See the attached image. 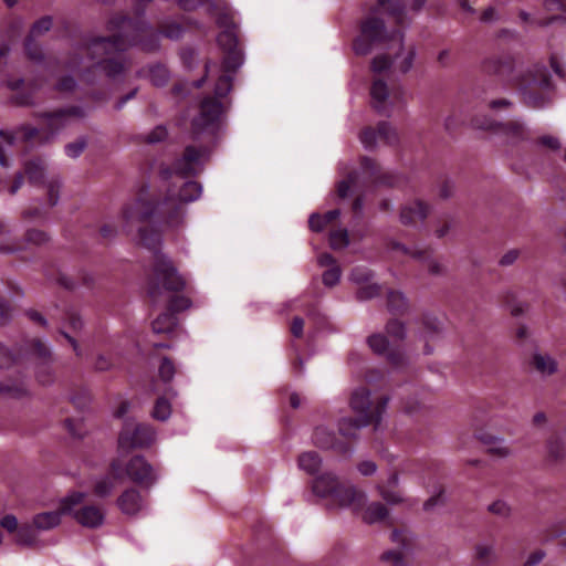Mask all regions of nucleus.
<instances>
[{
    "label": "nucleus",
    "instance_id": "obj_13",
    "mask_svg": "<svg viewBox=\"0 0 566 566\" xmlns=\"http://www.w3.org/2000/svg\"><path fill=\"white\" fill-rule=\"evenodd\" d=\"M157 433L147 423L125 422L118 437V453L124 454L132 449L149 448L156 442Z\"/></svg>",
    "mask_w": 566,
    "mask_h": 566
},
{
    "label": "nucleus",
    "instance_id": "obj_26",
    "mask_svg": "<svg viewBox=\"0 0 566 566\" xmlns=\"http://www.w3.org/2000/svg\"><path fill=\"white\" fill-rule=\"evenodd\" d=\"M322 464V459L315 451L303 452L298 457V468L308 474H315Z\"/></svg>",
    "mask_w": 566,
    "mask_h": 566
},
{
    "label": "nucleus",
    "instance_id": "obj_53",
    "mask_svg": "<svg viewBox=\"0 0 566 566\" xmlns=\"http://www.w3.org/2000/svg\"><path fill=\"white\" fill-rule=\"evenodd\" d=\"M167 136V129L164 126L156 127L153 132L147 135V142L155 144L164 140Z\"/></svg>",
    "mask_w": 566,
    "mask_h": 566
},
{
    "label": "nucleus",
    "instance_id": "obj_12",
    "mask_svg": "<svg viewBox=\"0 0 566 566\" xmlns=\"http://www.w3.org/2000/svg\"><path fill=\"white\" fill-rule=\"evenodd\" d=\"M123 455L118 457L111 463V470L115 478L124 476L138 484H149L155 480L153 467L142 455H134L127 462H124Z\"/></svg>",
    "mask_w": 566,
    "mask_h": 566
},
{
    "label": "nucleus",
    "instance_id": "obj_9",
    "mask_svg": "<svg viewBox=\"0 0 566 566\" xmlns=\"http://www.w3.org/2000/svg\"><path fill=\"white\" fill-rule=\"evenodd\" d=\"M86 493L74 491L63 497V511L80 525L87 528L101 527L105 522V510L96 504H83Z\"/></svg>",
    "mask_w": 566,
    "mask_h": 566
},
{
    "label": "nucleus",
    "instance_id": "obj_54",
    "mask_svg": "<svg viewBox=\"0 0 566 566\" xmlns=\"http://www.w3.org/2000/svg\"><path fill=\"white\" fill-rule=\"evenodd\" d=\"M377 294H378V286L376 284H368V285L361 286L357 292V296L360 300H368V298L374 297Z\"/></svg>",
    "mask_w": 566,
    "mask_h": 566
},
{
    "label": "nucleus",
    "instance_id": "obj_38",
    "mask_svg": "<svg viewBox=\"0 0 566 566\" xmlns=\"http://www.w3.org/2000/svg\"><path fill=\"white\" fill-rule=\"evenodd\" d=\"M386 332L394 339H403L406 337V327L397 319L387 323Z\"/></svg>",
    "mask_w": 566,
    "mask_h": 566
},
{
    "label": "nucleus",
    "instance_id": "obj_36",
    "mask_svg": "<svg viewBox=\"0 0 566 566\" xmlns=\"http://www.w3.org/2000/svg\"><path fill=\"white\" fill-rule=\"evenodd\" d=\"M348 234L345 229L331 231L329 244L333 249H343L348 245Z\"/></svg>",
    "mask_w": 566,
    "mask_h": 566
},
{
    "label": "nucleus",
    "instance_id": "obj_33",
    "mask_svg": "<svg viewBox=\"0 0 566 566\" xmlns=\"http://www.w3.org/2000/svg\"><path fill=\"white\" fill-rule=\"evenodd\" d=\"M386 377V373L379 367H367L364 373L365 384L367 386L381 385Z\"/></svg>",
    "mask_w": 566,
    "mask_h": 566
},
{
    "label": "nucleus",
    "instance_id": "obj_62",
    "mask_svg": "<svg viewBox=\"0 0 566 566\" xmlns=\"http://www.w3.org/2000/svg\"><path fill=\"white\" fill-rule=\"evenodd\" d=\"M442 496L443 491L441 490L437 495H433L430 499H428L423 504L424 511H430L433 506L439 504L442 501Z\"/></svg>",
    "mask_w": 566,
    "mask_h": 566
},
{
    "label": "nucleus",
    "instance_id": "obj_44",
    "mask_svg": "<svg viewBox=\"0 0 566 566\" xmlns=\"http://www.w3.org/2000/svg\"><path fill=\"white\" fill-rule=\"evenodd\" d=\"M86 147V143L84 139H78L74 143H70L65 146V153L69 157L71 158H76L78 157L83 150L85 149Z\"/></svg>",
    "mask_w": 566,
    "mask_h": 566
},
{
    "label": "nucleus",
    "instance_id": "obj_27",
    "mask_svg": "<svg viewBox=\"0 0 566 566\" xmlns=\"http://www.w3.org/2000/svg\"><path fill=\"white\" fill-rule=\"evenodd\" d=\"M387 516V507L379 502H374L366 507L363 515V520L368 524H373L376 522L384 521Z\"/></svg>",
    "mask_w": 566,
    "mask_h": 566
},
{
    "label": "nucleus",
    "instance_id": "obj_51",
    "mask_svg": "<svg viewBox=\"0 0 566 566\" xmlns=\"http://www.w3.org/2000/svg\"><path fill=\"white\" fill-rule=\"evenodd\" d=\"M27 240L32 244L40 245L48 241V235L41 230H30L27 233Z\"/></svg>",
    "mask_w": 566,
    "mask_h": 566
},
{
    "label": "nucleus",
    "instance_id": "obj_3",
    "mask_svg": "<svg viewBox=\"0 0 566 566\" xmlns=\"http://www.w3.org/2000/svg\"><path fill=\"white\" fill-rule=\"evenodd\" d=\"M157 212L166 217L165 221L149 223L138 228L133 240L149 250H157L161 243L164 233L175 224L177 214V195L175 189H169L168 195L160 199L156 207L146 199L137 198L122 209L123 229L130 234L135 223L148 221Z\"/></svg>",
    "mask_w": 566,
    "mask_h": 566
},
{
    "label": "nucleus",
    "instance_id": "obj_61",
    "mask_svg": "<svg viewBox=\"0 0 566 566\" xmlns=\"http://www.w3.org/2000/svg\"><path fill=\"white\" fill-rule=\"evenodd\" d=\"M518 258V251L517 250H511L506 252L500 260V263L502 265H510L513 264Z\"/></svg>",
    "mask_w": 566,
    "mask_h": 566
},
{
    "label": "nucleus",
    "instance_id": "obj_30",
    "mask_svg": "<svg viewBox=\"0 0 566 566\" xmlns=\"http://www.w3.org/2000/svg\"><path fill=\"white\" fill-rule=\"evenodd\" d=\"M547 452L548 457L554 461H558L564 458L565 446L559 436L553 434L549 437L547 440Z\"/></svg>",
    "mask_w": 566,
    "mask_h": 566
},
{
    "label": "nucleus",
    "instance_id": "obj_35",
    "mask_svg": "<svg viewBox=\"0 0 566 566\" xmlns=\"http://www.w3.org/2000/svg\"><path fill=\"white\" fill-rule=\"evenodd\" d=\"M171 415V406L170 403L164 399L159 398L154 407L153 417L157 420L164 421L167 420Z\"/></svg>",
    "mask_w": 566,
    "mask_h": 566
},
{
    "label": "nucleus",
    "instance_id": "obj_43",
    "mask_svg": "<svg viewBox=\"0 0 566 566\" xmlns=\"http://www.w3.org/2000/svg\"><path fill=\"white\" fill-rule=\"evenodd\" d=\"M381 559L384 562L392 564V566H403L405 564L403 555L401 554V552L394 549L384 552L381 555Z\"/></svg>",
    "mask_w": 566,
    "mask_h": 566
},
{
    "label": "nucleus",
    "instance_id": "obj_45",
    "mask_svg": "<svg viewBox=\"0 0 566 566\" xmlns=\"http://www.w3.org/2000/svg\"><path fill=\"white\" fill-rule=\"evenodd\" d=\"M25 172L32 181H38L43 177V167L39 161L29 163Z\"/></svg>",
    "mask_w": 566,
    "mask_h": 566
},
{
    "label": "nucleus",
    "instance_id": "obj_42",
    "mask_svg": "<svg viewBox=\"0 0 566 566\" xmlns=\"http://www.w3.org/2000/svg\"><path fill=\"white\" fill-rule=\"evenodd\" d=\"M69 115H70L69 112H59V113H54V114H48V115H45V117H46L49 126L52 129H54V128H59L60 126L65 125Z\"/></svg>",
    "mask_w": 566,
    "mask_h": 566
},
{
    "label": "nucleus",
    "instance_id": "obj_41",
    "mask_svg": "<svg viewBox=\"0 0 566 566\" xmlns=\"http://www.w3.org/2000/svg\"><path fill=\"white\" fill-rule=\"evenodd\" d=\"M159 376L164 381H169L175 376V365L171 360L164 358L159 366Z\"/></svg>",
    "mask_w": 566,
    "mask_h": 566
},
{
    "label": "nucleus",
    "instance_id": "obj_49",
    "mask_svg": "<svg viewBox=\"0 0 566 566\" xmlns=\"http://www.w3.org/2000/svg\"><path fill=\"white\" fill-rule=\"evenodd\" d=\"M357 176L356 174L350 175L347 179L342 180L337 186V193L340 198L347 197L349 189L353 185L356 184Z\"/></svg>",
    "mask_w": 566,
    "mask_h": 566
},
{
    "label": "nucleus",
    "instance_id": "obj_64",
    "mask_svg": "<svg viewBox=\"0 0 566 566\" xmlns=\"http://www.w3.org/2000/svg\"><path fill=\"white\" fill-rule=\"evenodd\" d=\"M544 558V552L543 551H536L532 553L527 560L525 562L524 566H535Z\"/></svg>",
    "mask_w": 566,
    "mask_h": 566
},
{
    "label": "nucleus",
    "instance_id": "obj_46",
    "mask_svg": "<svg viewBox=\"0 0 566 566\" xmlns=\"http://www.w3.org/2000/svg\"><path fill=\"white\" fill-rule=\"evenodd\" d=\"M406 304L405 297L400 292H390L388 294V305L394 311H399L403 308Z\"/></svg>",
    "mask_w": 566,
    "mask_h": 566
},
{
    "label": "nucleus",
    "instance_id": "obj_56",
    "mask_svg": "<svg viewBox=\"0 0 566 566\" xmlns=\"http://www.w3.org/2000/svg\"><path fill=\"white\" fill-rule=\"evenodd\" d=\"M32 350L35 355L40 357H45L50 354V349L46 344L40 339H36L32 344Z\"/></svg>",
    "mask_w": 566,
    "mask_h": 566
},
{
    "label": "nucleus",
    "instance_id": "obj_24",
    "mask_svg": "<svg viewBox=\"0 0 566 566\" xmlns=\"http://www.w3.org/2000/svg\"><path fill=\"white\" fill-rule=\"evenodd\" d=\"M321 266H327L328 269L323 273V282L326 286H334L339 282L340 269L336 264L335 260L331 254L323 253L317 259Z\"/></svg>",
    "mask_w": 566,
    "mask_h": 566
},
{
    "label": "nucleus",
    "instance_id": "obj_11",
    "mask_svg": "<svg viewBox=\"0 0 566 566\" xmlns=\"http://www.w3.org/2000/svg\"><path fill=\"white\" fill-rule=\"evenodd\" d=\"M67 512L63 511V497L55 511L40 512L33 515L30 524L20 526L17 536V544L22 546H34L38 544V534L56 528L62 523V516Z\"/></svg>",
    "mask_w": 566,
    "mask_h": 566
},
{
    "label": "nucleus",
    "instance_id": "obj_32",
    "mask_svg": "<svg viewBox=\"0 0 566 566\" xmlns=\"http://www.w3.org/2000/svg\"><path fill=\"white\" fill-rule=\"evenodd\" d=\"M115 486V483L111 476H101L94 482V493L99 497L109 495Z\"/></svg>",
    "mask_w": 566,
    "mask_h": 566
},
{
    "label": "nucleus",
    "instance_id": "obj_18",
    "mask_svg": "<svg viewBox=\"0 0 566 566\" xmlns=\"http://www.w3.org/2000/svg\"><path fill=\"white\" fill-rule=\"evenodd\" d=\"M120 512L128 516H136L147 510V502L136 489L124 491L117 499Z\"/></svg>",
    "mask_w": 566,
    "mask_h": 566
},
{
    "label": "nucleus",
    "instance_id": "obj_58",
    "mask_svg": "<svg viewBox=\"0 0 566 566\" xmlns=\"http://www.w3.org/2000/svg\"><path fill=\"white\" fill-rule=\"evenodd\" d=\"M304 321L301 317H295L291 325V332L295 337H301L303 335Z\"/></svg>",
    "mask_w": 566,
    "mask_h": 566
},
{
    "label": "nucleus",
    "instance_id": "obj_15",
    "mask_svg": "<svg viewBox=\"0 0 566 566\" xmlns=\"http://www.w3.org/2000/svg\"><path fill=\"white\" fill-rule=\"evenodd\" d=\"M384 39V23L378 19H367L361 25L360 35L354 42L357 54L365 55L370 52L373 45Z\"/></svg>",
    "mask_w": 566,
    "mask_h": 566
},
{
    "label": "nucleus",
    "instance_id": "obj_8",
    "mask_svg": "<svg viewBox=\"0 0 566 566\" xmlns=\"http://www.w3.org/2000/svg\"><path fill=\"white\" fill-rule=\"evenodd\" d=\"M390 52L377 55L371 62L374 73L398 72L406 74L413 65L416 57V49L413 46H405L402 43V34L396 32L391 35Z\"/></svg>",
    "mask_w": 566,
    "mask_h": 566
},
{
    "label": "nucleus",
    "instance_id": "obj_1",
    "mask_svg": "<svg viewBox=\"0 0 566 566\" xmlns=\"http://www.w3.org/2000/svg\"><path fill=\"white\" fill-rule=\"evenodd\" d=\"M217 43L222 53L221 62H209L206 74L195 82L201 86L203 82L213 92V95L202 96L191 116L188 137L191 143L185 146L179 157V175L184 172L197 174L203 170L208 158L209 146L213 144L222 132L229 104L227 95L232 88V80L243 63V56L235 36L226 31L217 36Z\"/></svg>",
    "mask_w": 566,
    "mask_h": 566
},
{
    "label": "nucleus",
    "instance_id": "obj_28",
    "mask_svg": "<svg viewBox=\"0 0 566 566\" xmlns=\"http://www.w3.org/2000/svg\"><path fill=\"white\" fill-rule=\"evenodd\" d=\"M339 210L328 211L324 216L313 213L308 220L310 228L313 231H322L327 224L336 220L339 217Z\"/></svg>",
    "mask_w": 566,
    "mask_h": 566
},
{
    "label": "nucleus",
    "instance_id": "obj_25",
    "mask_svg": "<svg viewBox=\"0 0 566 566\" xmlns=\"http://www.w3.org/2000/svg\"><path fill=\"white\" fill-rule=\"evenodd\" d=\"M397 485L398 474L396 472L390 474L386 483L378 484L379 494L387 503L397 504L402 501L399 491L396 490Z\"/></svg>",
    "mask_w": 566,
    "mask_h": 566
},
{
    "label": "nucleus",
    "instance_id": "obj_52",
    "mask_svg": "<svg viewBox=\"0 0 566 566\" xmlns=\"http://www.w3.org/2000/svg\"><path fill=\"white\" fill-rule=\"evenodd\" d=\"M13 363H15V357L7 347L0 344V368L10 367Z\"/></svg>",
    "mask_w": 566,
    "mask_h": 566
},
{
    "label": "nucleus",
    "instance_id": "obj_34",
    "mask_svg": "<svg viewBox=\"0 0 566 566\" xmlns=\"http://www.w3.org/2000/svg\"><path fill=\"white\" fill-rule=\"evenodd\" d=\"M488 72H492L499 75H505L512 70V61L506 57L504 61L489 60L484 65Z\"/></svg>",
    "mask_w": 566,
    "mask_h": 566
},
{
    "label": "nucleus",
    "instance_id": "obj_16",
    "mask_svg": "<svg viewBox=\"0 0 566 566\" xmlns=\"http://www.w3.org/2000/svg\"><path fill=\"white\" fill-rule=\"evenodd\" d=\"M359 138L366 149H373L379 144H395L398 136L388 123H381L376 129L366 128L363 130Z\"/></svg>",
    "mask_w": 566,
    "mask_h": 566
},
{
    "label": "nucleus",
    "instance_id": "obj_6",
    "mask_svg": "<svg viewBox=\"0 0 566 566\" xmlns=\"http://www.w3.org/2000/svg\"><path fill=\"white\" fill-rule=\"evenodd\" d=\"M417 328L413 335V346L392 347L386 355L388 363L395 369H405L412 365L416 357V344L420 343L421 354L430 355L433 353V343L441 334L440 322L433 316H424L417 321Z\"/></svg>",
    "mask_w": 566,
    "mask_h": 566
},
{
    "label": "nucleus",
    "instance_id": "obj_57",
    "mask_svg": "<svg viewBox=\"0 0 566 566\" xmlns=\"http://www.w3.org/2000/svg\"><path fill=\"white\" fill-rule=\"evenodd\" d=\"M420 408V402L416 397L408 398V400L403 402V410L408 415L417 412Z\"/></svg>",
    "mask_w": 566,
    "mask_h": 566
},
{
    "label": "nucleus",
    "instance_id": "obj_40",
    "mask_svg": "<svg viewBox=\"0 0 566 566\" xmlns=\"http://www.w3.org/2000/svg\"><path fill=\"white\" fill-rule=\"evenodd\" d=\"M52 27V19L50 17H44L38 20L31 29V38L39 36L46 31H49Z\"/></svg>",
    "mask_w": 566,
    "mask_h": 566
},
{
    "label": "nucleus",
    "instance_id": "obj_31",
    "mask_svg": "<svg viewBox=\"0 0 566 566\" xmlns=\"http://www.w3.org/2000/svg\"><path fill=\"white\" fill-rule=\"evenodd\" d=\"M367 342L370 349L377 355L386 357L387 353L391 349L387 337L381 334H374L369 336Z\"/></svg>",
    "mask_w": 566,
    "mask_h": 566
},
{
    "label": "nucleus",
    "instance_id": "obj_22",
    "mask_svg": "<svg viewBox=\"0 0 566 566\" xmlns=\"http://www.w3.org/2000/svg\"><path fill=\"white\" fill-rule=\"evenodd\" d=\"M200 172L189 174L182 171L179 175V202H190L200 197L201 186L193 179Z\"/></svg>",
    "mask_w": 566,
    "mask_h": 566
},
{
    "label": "nucleus",
    "instance_id": "obj_19",
    "mask_svg": "<svg viewBox=\"0 0 566 566\" xmlns=\"http://www.w3.org/2000/svg\"><path fill=\"white\" fill-rule=\"evenodd\" d=\"M391 251L397 255H409L411 258L419 259L426 262L428 270L433 274H439L444 271L443 264H441L438 260L431 258L429 251L427 250L409 249L400 243H394L391 245Z\"/></svg>",
    "mask_w": 566,
    "mask_h": 566
},
{
    "label": "nucleus",
    "instance_id": "obj_10",
    "mask_svg": "<svg viewBox=\"0 0 566 566\" xmlns=\"http://www.w3.org/2000/svg\"><path fill=\"white\" fill-rule=\"evenodd\" d=\"M370 85V103L379 113L389 115L395 109L403 108L407 104L406 92L399 85L389 86L381 73H374Z\"/></svg>",
    "mask_w": 566,
    "mask_h": 566
},
{
    "label": "nucleus",
    "instance_id": "obj_59",
    "mask_svg": "<svg viewBox=\"0 0 566 566\" xmlns=\"http://www.w3.org/2000/svg\"><path fill=\"white\" fill-rule=\"evenodd\" d=\"M132 403L129 401H120L118 407L114 411V416L116 418H123L129 412Z\"/></svg>",
    "mask_w": 566,
    "mask_h": 566
},
{
    "label": "nucleus",
    "instance_id": "obj_50",
    "mask_svg": "<svg viewBox=\"0 0 566 566\" xmlns=\"http://www.w3.org/2000/svg\"><path fill=\"white\" fill-rule=\"evenodd\" d=\"M371 273L365 268H355L350 274V280L355 283H365L369 280Z\"/></svg>",
    "mask_w": 566,
    "mask_h": 566
},
{
    "label": "nucleus",
    "instance_id": "obj_37",
    "mask_svg": "<svg viewBox=\"0 0 566 566\" xmlns=\"http://www.w3.org/2000/svg\"><path fill=\"white\" fill-rule=\"evenodd\" d=\"M494 556V551L492 546L489 545H476L475 547V559L481 565H488L492 562Z\"/></svg>",
    "mask_w": 566,
    "mask_h": 566
},
{
    "label": "nucleus",
    "instance_id": "obj_23",
    "mask_svg": "<svg viewBox=\"0 0 566 566\" xmlns=\"http://www.w3.org/2000/svg\"><path fill=\"white\" fill-rule=\"evenodd\" d=\"M549 85V75L544 66L534 65L532 69L527 71V73L521 80L520 86L523 90H527L530 87H548Z\"/></svg>",
    "mask_w": 566,
    "mask_h": 566
},
{
    "label": "nucleus",
    "instance_id": "obj_7",
    "mask_svg": "<svg viewBox=\"0 0 566 566\" xmlns=\"http://www.w3.org/2000/svg\"><path fill=\"white\" fill-rule=\"evenodd\" d=\"M312 490L316 495L329 497L338 506L350 507L353 511L361 510L366 502L364 492L339 482L332 473L317 476L313 481Z\"/></svg>",
    "mask_w": 566,
    "mask_h": 566
},
{
    "label": "nucleus",
    "instance_id": "obj_4",
    "mask_svg": "<svg viewBox=\"0 0 566 566\" xmlns=\"http://www.w3.org/2000/svg\"><path fill=\"white\" fill-rule=\"evenodd\" d=\"M124 49L123 39L119 36L113 40L95 39L82 49V53L87 56L86 60L78 62L74 59L70 61L67 69L83 73V80L87 82L92 81L90 73L115 78L125 69L119 55Z\"/></svg>",
    "mask_w": 566,
    "mask_h": 566
},
{
    "label": "nucleus",
    "instance_id": "obj_5",
    "mask_svg": "<svg viewBox=\"0 0 566 566\" xmlns=\"http://www.w3.org/2000/svg\"><path fill=\"white\" fill-rule=\"evenodd\" d=\"M146 292L155 305L177 303V268L171 258L157 253L147 277Z\"/></svg>",
    "mask_w": 566,
    "mask_h": 566
},
{
    "label": "nucleus",
    "instance_id": "obj_14",
    "mask_svg": "<svg viewBox=\"0 0 566 566\" xmlns=\"http://www.w3.org/2000/svg\"><path fill=\"white\" fill-rule=\"evenodd\" d=\"M206 6L212 12L218 27L221 29L218 36L226 31H230L234 34L238 42L234 15L228 8L219 6L213 0H179V10L192 11Z\"/></svg>",
    "mask_w": 566,
    "mask_h": 566
},
{
    "label": "nucleus",
    "instance_id": "obj_17",
    "mask_svg": "<svg viewBox=\"0 0 566 566\" xmlns=\"http://www.w3.org/2000/svg\"><path fill=\"white\" fill-rule=\"evenodd\" d=\"M530 367L542 377H551L558 373L559 361L551 353L535 348L530 356Z\"/></svg>",
    "mask_w": 566,
    "mask_h": 566
},
{
    "label": "nucleus",
    "instance_id": "obj_60",
    "mask_svg": "<svg viewBox=\"0 0 566 566\" xmlns=\"http://www.w3.org/2000/svg\"><path fill=\"white\" fill-rule=\"evenodd\" d=\"M361 167L364 169V174L368 176H375L377 172V167L375 163L369 158H364L361 161Z\"/></svg>",
    "mask_w": 566,
    "mask_h": 566
},
{
    "label": "nucleus",
    "instance_id": "obj_20",
    "mask_svg": "<svg viewBox=\"0 0 566 566\" xmlns=\"http://www.w3.org/2000/svg\"><path fill=\"white\" fill-rule=\"evenodd\" d=\"M164 306L167 311L153 322V329L158 335H167L174 342L177 327L176 304Z\"/></svg>",
    "mask_w": 566,
    "mask_h": 566
},
{
    "label": "nucleus",
    "instance_id": "obj_48",
    "mask_svg": "<svg viewBox=\"0 0 566 566\" xmlns=\"http://www.w3.org/2000/svg\"><path fill=\"white\" fill-rule=\"evenodd\" d=\"M489 512L500 516H509L511 509L501 500H497L489 505Z\"/></svg>",
    "mask_w": 566,
    "mask_h": 566
},
{
    "label": "nucleus",
    "instance_id": "obj_39",
    "mask_svg": "<svg viewBox=\"0 0 566 566\" xmlns=\"http://www.w3.org/2000/svg\"><path fill=\"white\" fill-rule=\"evenodd\" d=\"M117 364L118 361L115 356L109 354H101L96 357L95 368L99 370H107L109 368L117 366Z\"/></svg>",
    "mask_w": 566,
    "mask_h": 566
},
{
    "label": "nucleus",
    "instance_id": "obj_2",
    "mask_svg": "<svg viewBox=\"0 0 566 566\" xmlns=\"http://www.w3.org/2000/svg\"><path fill=\"white\" fill-rule=\"evenodd\" d=\"M388 401L389 397L382 395L381 391H353L350 406L355 417L339 420V436L325 426L316 427L313 432L314 444L340 455L350 454L359 429L368 424L377 427Z\"/></svg>",
    "mask_w": 566,
    "mask_h": 566
},
{
    "label": "nucleus",
    "instance_id": "obj_55",
    "mask_svg": "<svg viewBox=\"0 0 566 566\" xmlns=\"http://www.w3.org/2000/svg\"><path fill=\"white\" fill-rule=\"evenodd\" d=\"M357 469L363 475L368 476L376 472L377 465L373 461H361L358 463Z\"/></svg>",
    "mask_w": 566,
    "mask_h": 566
},
{
    "label": "nucleus",
    "instance_id": "obj_29",
    "mask_svg": "<svg viewBox=\"0 0 566 566\" xmlns=\"http://www.w3.org/2000/svg\"><path fill=\"white\" fill-rule=\"evenodd\" d=\"M501 132L512 142L523 139L526 136L525 126L516 120L504 124L501 127Z\"/></svg>",
    "mask_w": 566,
    "mask_h": 566
},
{
    "label": "nucleus",
    "instance_id": "obj_47",
    "mask_svg": "<svg viewBox=\"0 0 566 566\" xmlns=\"http://www.w3.org/2000/svg\"><path fill=\"white\" fill-rule=\"evenodd\" d=\"M0 525L1 527H3L4 530H7L8 532L10 533H13V532H17L19 531V523H18V518L12 515V514H7L4 515L1 520H0ZM18 536V534L15 535V537Z\"/></svg>",
    "mask_w": 566,
    "mask_h": 566
},
{
    "label": "nucleus",
    "instance_id": "obj_63",
    "mask_svg": "<svg viewBox=\"0 0 566 566\" xmlns=\"http://www.w3.org/2000/svg\"><path fill=\"white\" fill-rule=\"evenodd\" d=\"M539 143L543 146H546V147H548L551 149H557L560 146L559 140L556 137H553V136H544V137H542L539 139Z\"/></svg>",
    "mask_w": 566,
    "mask_h": 566
},
{
    "label": "nucleus",
    "instance_id": "obj_21",
    "mask_svg": "<svg viewBox=\"0 0 566 566\" xmlns=\"http://www.w3.org/2000/svg\"><path fill=\"white\" fill-rule=\"evenodd\" d=\"M430 211V207L421 200H413L401 208L400 220L403 224L415 226L422 222Z\"/></svg>",
    "mask_w": 566,
    "mask_h": 566
}]
</instances>
